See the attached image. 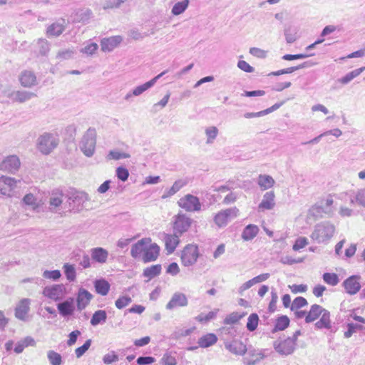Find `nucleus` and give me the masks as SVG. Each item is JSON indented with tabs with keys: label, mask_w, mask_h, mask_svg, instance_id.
Here are the masks:
<instances>
[{
	"label": "nucleus",
	"mask_w": 365,
	"mask_h": 365,
	"mask_svg": "<svg viewBox=\"0 0 365 365\" xmlns=\"http://www.w3.org/2000/svg\"><path fill=\"white\" fill-rule=\"evenodd\" d=\"M150 242H151V239L145 237L133 244L130 250L131 257L134 259L139 258L144 254L145 250Z\"/></svg>",
	"instance_id": "obj_21"
},
{
	"label": "nucleus",
	"mask_w": 365,
	"mask_h": 365,
	"mask_svg": "<svg viewBox=\"0 0 365 365\" xmlns=\"http://www.w3.org/2000/svg\"><path fill=\"white\" fill-rule=\"evenodd\" d=\"M324 312V308L319 304H313L311 306L309 311L307 313L305 317V322L309 324L317 320L322 312Z\"/></svg>",
	"instance_id": "obj_28"
},
{
	"label": "nucleus",
	"mask_w": 365,
	"mask_h": 365,
	"mask_svg": "<svg viewBox=\"0 0 365 365\" xmlns=\"http://www.w3.org/2000/svg\"><path fill=\"white\" fill-rule=\"evenodd\" d=\"M307 245H308V240L305 237H298L294 244L292 246V249L294 251H298L300 249L304 248Z\"/></svg>",
	"instance_id": "obj_61"
},
{
	"label": "nucleus",
	"mask_w": 365,
	"mask_h": 365,
	"mask_svg": "<svg viewBox=\"0 0 365 365\" xmlns=\"http://www.w3.org/2000/svg\"><path fill=\"white\" fill-rule=\"evenodd\" d=\"M57 309L60 315L64 318L73 315L75 311L74 299L68 297L65 301L57 304Z\"/></svg>",
	"instance_id": "obj_17"
},
{
	"label": "nucleus",
	"mask_w": 365,
	"mask_h": 365,
	"mask_svg": "<svg viewBox=\"0 0 365 365\" xmlns=\"http://www.w3.org/2000/svg\"><path fill=\"white\" fill-rule=\"evenodd\" d=\"M176 359L170 354L166 353L160 360L161 365H176Z\"/></svg>",
	"instance_id": "obj_64"
},
{
	"label": "nucleus",
	"mask_w": 365,
	"mask_h": 365,
	"mask_svg": "<svg viewBox=\"0 0 365 365\" xmlns=\"http://www.w3.org/2000/svg\"><path fill=\"white\" fill-rule=\"evenodd\" d=\"M130 157V154L126 153H122V152H120V151L115 150H110L108 155V158L109 159H113V160H115L123 159V158H128Z\"/></svg>",
	"instance_id": "obj_57"
},
{
	"label": "nucleus",
	"mask_w": 365,
	"mask_h": 365,
	"mask_svg": "<svg viewBox=\"0 0 365 365\" xmlns=\"http://www.w3.org/2000/svg\"><path fill=\"white\" fill-rule=\"evenodd\" d=\"M65 276L69 282H74L76 278V268L73 264L66 263L63 267Z\"/></svg>",
	"instance_id": "obj_42"
},
{
	"label": "nucleus",
	"mask_w": 365,
	"mask_h": 365,
	"mask_svg": "<svg viewBox=\"0 0 365 365\" xmlns=\"http://www.w3.org/2000/svg\"><path fill=\"white\" fill-rule=\"evenodd\" d=\"M126 1L127 0H107L104 3L103 8L105 10L120 8L121 4Z\"/></svg>",
	"instance_id": "obj_52"
},
{
	"label": "nucleus",
	"mask_w": 365,
	"mask_h": 365,
	"mask_svg": "<svg viewBox=\"0 0 365 365\" xmlns=\"http://www.w3.org/2000/svg\"><path fill=\"white\" fill-rule=\"evenodd\" d=\"M357 330L364 331L365 330V327L358 324L348 323L347 330L344 332V337L347 339L351 337Z\"/></svg>",
	"instance_id": "obj_47"
},
{
	"label": "nucleus",
	"mask_w": 365,
	"mask_h": 365,
	"mask_svg": "<svg viewBox=\"0 0 365 365\" xmlns=\"http://www.w3.org/2000/svg\"><path fill=\"white\" fill-rule=\"evenodd\" d=\"M322 279L325 283L331 286H336L339 282V278L336 273L325 272L322 275Z\"/></svg>",
	"instance_id": "obj_44"
},
{
	"label": "nucleus",
	"mask_w": 365,
	"mask_h": 365,
	"mask_svg": "<svg viewBox=\"0 0 365 365\" xmlns=\"http://www.w3.org/2000/svg\"><path fill=\"white\" fill-rule=\"evenodd\" d=\"M65 198L67 199L66 203H68V208L73 209L75 206L83 205L86 201L89 200L88 195L84 192L71 190Z\"/></svg>",
	"instance_id": "obj_10"
},
{
	"label": "nucleus",
	"mask_w": 365,
	"mask_h": 365,
	"mask_svg": "<svg viewBox=\"0 0 365 365\" xmlns=\"http://www.w3.org/2000/svg\"><path fill=\"white\" fill-rule=\"evenodd\" d=\"M354 202L365 207V188L359 190L354 198H351L350 203L354 204Z\"/></svg>",
	"instance_id": "obj_48"
},
{
	"label": "nucleus",
	"mask_w": 365,
	"mask_h": 365,
	"mask_svg": "<svg viewBox=\"0 0 365 365\" xmlns=\"http://www.w3.org/2000/svg\"><path fill=\"white\" fill-rule=\"evenodd\" d=\"M217 341V337L215 334H207L198 339L199 346L202 348L209 347L215 344Z\"/></svg>",
	"instance_id": "obj_35"
},
{
	"label": "nucleus",
	"mask_w": 365,
	"mask_h": 365,
	"mask_svg": "<svg viewBox=\"0 0 365 365\" xmlns=\"http://www.w3.org/2000/svg\"><path fill=\"white\" fill-rule=\"evenodd\" d=\"M107 313L105 310L99 309L96 311L91 319V324L96 327L100 324H103L106 322Z\"/></svg>",
	"instance_id": "obj_36"
},
{
	"label": "nucleus",
	"mask_w": 365,
	"mask_h": 365,
	"mask_svg": "<svg viewBox=\"0 0 365 365\" xmlns=\"http://www.w3.org/2000/svg\"><path fill=\"white\" fill-rule=\"evenodd\" d=\"M307 304H308L307 300L304 297H297L294 299V301L290 307V309L292 311H294V310L299 309L303 307H305Z\"/></svg>",
	"instance_id": "obj_50"
},
{
	"label": "nucleus",
	"mask_w": 365,
	"mask_h": 365,
	"mask_svg": "<svg viewBox=\"0 0 365 365\" xmlns=\"http://www.w3.org/2000/svg\"><path fill=\"white\" fill-rule=\"evenodd\" d=\"M64 30L65 27L62 24L53 23L47 28L46 34L48 36H58Z\"/></svg>",
	"instance_id": "obj_38"
},
{
	"label": "nucleus",
	"mask_w": 365,
	"mask_h": 365,
	"mask_svg": "<svg viewBox=\"0 0 365 365\" xmlns=\"http://www.w3.org/2000/svg\"><path fill=\"white\" fill-rule=\"evenodd\" d=\"M225 346L230 352L237 355H244L247 351L246 345L237 340L227 341L225 343Z\"/></svg>",
	"instance_id": "obj_24"
},
{
	"label": "nucleus",
	"mask_w": 365,
	"mask_h": 365,
	"mask_svg": "<svg viewBox=\"0 0 365 365\" xmlns=\"http://www.w3.org/2000/svg\"><path fill=\"white\" fill-rule=\"evenodd\" d=\"M199 257L198 247L196 245H187L181 254L182 264L185 267H190L195 264Z\"/></svg>",
	"instance_id": "obj_4"
},
{
	"label": "nucleus",
	"mask_w": 365,
	"mask_h": 365,
	"mask_svg": "<svg viewBox=\"0 0 365 365\" xmlns=\"http://www.w3.org/2000/svg\"><path fill=\"white\" fill-rule=\"evenodd\" d=\"M116 176L120 180L126 181L129 177L128 170L123 166L118 167L116 169Z\"/></svg>",
	"instance_id": "obj_60"
},
{
	"label": "nucleus",
	"mask_w": 365,
	"mask_h": 365,
	"mask_svg": "<svg viewBox=\"0 0 365 365\" xmlns=\"http://www.w3.org/2000/svg\"><path fill=\"white\" fill-rule=\"evenodd\" d=\"M365 69V67H361L359 68L355 69L348 73H346L344 76L339 78L338 81L344 84H348L351 81H352L354 78L359 76Z\"/></svg>",
	"instance_id": "obj_40"
},
{
	"label": "nucleus",
	"mask_w": 365,
	"mask_h": 365,
	"mask_svg": "<svg viewBox=\"0 0 365 365\" xmlns=\"http://www.w3.org/2000/svg\"><path fill=\"white\" fill-rule=\"evenodd\" d=\"M162 266L160 264H153L143 269V276L150 280L160 274Z\"/></svg>",
	"instance_id": "obj_33"
},
{
	"label": "nucleus",
	"mask_w": 365,
	"mask_h": 365,
	"mask_svg": "<svg viewBox=\"0 0 365 365\" xmlns=\"http://www.w3.org/2000/svg\"><path fill=\"white\" fill-rule=\"evenodd\" d=\"M20 160L15 155L7 156L1 163L0 170L2 171L15 173L20 168Z\"/></svg>",
	"instance_id": "obj_14"
},
{
	"label": "nucleus",
	"mask_w": 365,
	"mask_h": 365,
	"mask_svg": "<svg viewBox=\"0 0 365 365\" xmlns=\"http://www.w3.org/2000/svg\"><path fill=\"white\" fill-rule=\"evenodd\" d=\"M160 247L156 243H149L142 255V260L144 263L155 261L160 255Z\"/></svg>",
	"instance_id": "obj_15"
},
{
	"label": "nucleus",
	"mask_w": 365,
	"mask_h": 365,
	"mask_svg": "<svg viewBox=\"0 0 365 365\" xmlns=\"http://www.w3.org/2000/svg\"><path fill=\"white\" fill-rule=\"evenodd\" d=\"M188 304V300L186 295L181 292H175L170 300L166 304V309L169 310L177 307H186Z\"/></svg>",
	"instance_id": "obj_16"
},
{
	"label": "nucleus",
	"mask_w": 365,
	"mask_h": 365,
	"mask_svg": "<svg viewBox=\"0 0 365 365\" xmlns=\"http://www.w3.org/2000/svg\"><path fill=\"white\" fill-rule=\"evenodd\" d=\"M257 183L262 190H267L274 185V180L270 175H259Z\"/></svg>",
	"instance_id": "obj_39"
},
{
	"label": "nucleus",
	"mask_w": 365,
	"mask_h": 365,
	"mask_svg": "<svg viewBox=\"0 0 365 365\" xmlns=\"http://www.w3.org/2000/svg\"><path fill=\"white\" fill-rule=\"evenodd\" d=\"M186 185V182L182 180H176L172 187L168 190L162 196L163 199L171 197L178 192L183 186Z\"/></svg>",
	"instance_id": "obj_37"
},
{
	"label": "nucleus",
	"mask_w": 365,
	"mask_h": 365,
	"mask_svg": "<svg viewBox=\"0 0 365 365\" xmlns=\"http://www.w3.org/2000/svg\"><path fill=\"white\" fill-rule=\"evenodd\" d=\"M120 36H114L109 38H104L101 41V50L103 51H111L117 47L122 41Z\"/></svg>",
	"instance_id": "obj_22"
},
{
	"label": "nucleus",
	"mask_w": 365,
	"mask_h": 365,
	"mask_svg": "<svg viewBox=\"0 0 365 365\" xmlns=\"http://www.w3.org/2000/svg\"><path fill=\"white\" fill-rule=\"evenodd\" d=\"M271 296L272 298L268 306V311L270 313H273L277 309V302L278 300V296L275 291H272Z\"/></svg>",
	"instance_id": "obj_63"
},
{
	"label": "nucleus",
	"mask_w": 365,
	"mask_h": 365,
	"mask_svg": "<svg viewBox=\"0 0 365 365\" xmlns=\"http://www.w3.org/2000/svg\"><path fill=\"white\" fill-rule=\"evenodd\" d=\"M92 341L91 339H88L85 341V343L76 349L75 354L77 358H81L90 348L91 345Z\"/></svg>",
	"instance_id": "obj_55"
},
{
	"label": "nucleus",
	"mask_w": 365,
	"mask_h": 365,
	"mask_svg": "<svg viewBox=\"0 0 365 365\" xmlns=\"http://www.w3.org/2000/svg\"><path fill=\"white\" fill-rule=\"evenodd\" d=\"M361 279L360 275L354 274L346 278L342 283L346 292L350 295H354L361 289V284L359 282Z\"/></svg>",
	"instance_id": "obj_11"
},
{
	"label": "nucleus",
	"mask_w": 365,
	"mask_h": 365,
	"mask_svg": "<svg viewBox=\"0 0 365 365\" xmlns=\"http://www.w3.org/2000/svg\"><path fill=\"white\" fill-rule=\"evenodd\" d=\"M43 277L46 279H50L53 281H57L61 278V273L58 269H55L52 271L45 270L43 272Z\"/></svg>",
	"instance_id": "obj_56"
},
{
	"label": "nucleus",
	"mask_w": 365,
	"mask_h": 365,
	"mask_svg": "<svg viewBox=\"0 0 365 365\" xmlns=\"http://www.w3.org/2000/svg\"><path fill=\"white\" fill-rule=\"evenodd\" d=\"M322 317L320 319L315 323V327L317 329H330L331 328V320H330V312L324 308V312L321 314Z\"/></svg>",
	"instance_id": "obj_32"
},
{
	"label": "nucleus",
	"mask_w": 365,
	"mask_h": 365,
	"mask_svg": "<svg viewBox=\"0 0 365 365\" xmlns=\"http://www.w3.org/2000/svg\"><path fill=\"white\" fill-rule=\"evenodd\" d=\"M246 314L247 313L245 312H243L242 314H239L238 312H232L225 317V319H224V324H235L237 322H238L240 319L243 318Z\"/></svg>",
	"instance_id": "obj_45"
},
{
	"label": "nucleus",
	"mask_w": 365,
	"mask_h": 365,
	"mask_svg": "<svg viewBox=\"0 0 365 365\" xmlns=\"http://www.w3.org/2000/svg\"><path fill=\"white\" fill-rule=\"evenodd\" d=\"M20 182L14 178L1 176L0 178V195L11 197V192L16 187V183Z\"/></svg>",
	"instance_id": "obj_12"
},
{
	"label": "nucleus",
	"mask_w": 365,
	"mask_h": 365,
	"mask_svg": "<svg viewBox=\"0 0 365 365\" xmlns=\"http://www.w3.org/2000/svg\"><path fill=\"white\" fill-rule=\"evenodd\" d=\"M205 133L207 136V143H211L213 140L216 138L218 133V129L215 126H211L206 128Z\"/></svg>",
	"instance_id": "obj_59"
},
{
	"label": "nucleus",
	"mask_w": 365,
	"mask_h": 365,
	"mask_svg": "<svg viewBox=\"0 0 365 365\" xmlns=\"http://www.w3.org/2000/svg\"><path fill=\"white\" fill-rule=\"evenodd\" d=\"M19 80L24 87L30 88L35 85L36 77L34 72L24 71L21 73Z\"/></svg>",
	"instance_id": "obj_29"
},
{
	"label": "nucleus",
	"mask_w": 365,
	"mask_h": 365,
	"mask_svg": "<svg viewBox=\"0 0 365 365\" xmlns=\"http://www.w3.org/2000/svg\"><path fill=\"white\" fill-rule=\"evenodd\" d=\"M96 144V130L89 128L83 135L80 143V149L87 157H91L94 154Z\"/></svg>",
	"instance_id": "obj_2"
},
{
	"label": "nucleus",
	"mask_w": 365,
	"mask_h": 365,
	"mask_svg": "<svg viewBox=\"0 0 365 365\" xmlns=\"http://www.w3.org/2000/svg\"><path fill=\"white\" fill-rule=\"evenodd\" d=\"M132 302L130 297L125 295L119 297L115 302V307L119 309H123Z\"/></svg>",
	"instance_id": "obj_58"
},
{
	"label": "nucleus",
	"mask_w": 365,
	"mask_h": 365,
	"mask_svg": "<svg viewBox=\"0 0 365 365\" xmlns=\"http://www.w3.org/2000/svg\"><path fill=\"white\" fill-rule=\"evenodd\" d=\"M180 237L177 234H165L164 237L165 250L168 254H172L180 242Z\"/></svg>",
	"instance_id": "obj_23"
},
{
	"label": "nucleus",
	"mask_w": 365,
	"mask_h": 365,
	"mask_svg": "<svg viewBox=\"0 0 365 365\" xmlns=\"http://www.w3.org/2000/svg\"><path fill=\"white\" fill-rule=\"evenodd\" d=\"M15 95H16V99L18 101H19L20 103L25 102L36 96L32 92L25 91H17V92H16Z\"/></svg>",
	"instance_id": "obj_51"
},
{
	"label": "nucleus",
	"mask_w": 365,
	"mask_h": 365,
	"mask_svg": "<svg viewBox=\"0 0 365 365\" xmlns=\"http://www.w3.org/2000/svg\"><path fill=\"white\" fill-rule=\"evenodd\" d=\"M75 260L78 262V264L85 269L91 267V259L88 255L84 254L81 257L77 254L75 256Z\"/></svg>",
	"instance_id": "obj_54"
},
{
	"label": "nucleus",
	"mask_w": 365,
	"mask_h": 365,
	"mask_svg": "<svg viewBox=\"0 0 365 365\" xmlns=\"http://www.w3.org/2000/svg\"><path fill=\"white\" fill-rule=\"evenodd\" d=\"M259 317L256 313H252L248 319L246 324V328L249 331H254L257 329L259 324Z\"/></svg>",
	"instance_id": "obj_43"
},
{
	"label": "nucleus",
	"mask_w": 365,
	"mask_h": 365,
	"mask_svg": "<svg viewBox=\"0 0 365 365\" xmlns=\"http://www.w3.org/2000/svg\"><path fill=\"white\" fill-rule=\"evenodd\" d=\"M65 195L60 190H53L49 198V210L53 212H57L63 204Z\"/></svg>",
	"instance_id": "obj_19"
},
{
	"label": "nucleus",
	"mask_w": 365,
	"mask_h": 365,
	"mask_svg": "<svg viewBox=\"0 0 365 365\" xmlns=\"http://www.w3.org/2000/svg\"><path fill=\"white\" fill-rule=\"evenodd\" d=\"M58 144V138L53 134L45 133L41 135L37 143L38 149L45 155L49 154Z\"/></svg>",
	"instance_id": "obj_3"
},
{
	"label": "nucleus",
	"mask_w": 365,
	"mask_h": 365,
	"mask_svg": "<svg viewBox=\"0 0 365 365\" xmlns=\"http://www.w3.org/2000/svg\"><path fill=\"white\" fill-rule=\"evenodd\" d=\"M118 361V356L115 353L114 351H110L108 354H106L103 357V361L106 364H110L113 362Z\"/></svg>",
	"instance_id": "obj_62"
},
{
	"label": "nucleus",
	"mask_w": 365,
	"mask_h": 365,
	"mask_svg": "<svg viewBox=\"0 0 365 365\" xmlns=\"http://www.w3.org/2000/svg\"><path fill=\"white\" fill-rule=\"evenodd\" d=\"M93 296L87 289L81 287L78 289L76 303L77 309L79 311L84 309L90 303Z\"/></svg>",
	"instance_id": "obj_18"
},
{
	"label": "nucleus",
	"mask_w": 365,
	"mask_h": 365,
	"mask_svg": "<svg viewBox=\"0 0 365 365\" xmlns=\"http://www.w3.org/2000/svg\"><path fill=\"white\" fill-rule=\"evenodd\" d=\"M238 212L235 207L221 210L215 215L214 222L219 227H225L231 219L237 216Z\"/></svg>",
	"instance_id": "obj_8"
},
{
	"label": "nucleus",
	"mask_w": 365,
	"mask_h": 365,
	"mask_svg": "<svg viewBox=\"0 0 365 365\" xmlns=\"http://www.w3.org/2000/svg\"><path fill=\"white\" fill-rule=\"evenodd\" d=\"M335 231L334 226L329 222L317 224L311 235V237L319 243L330 240Z\"/></svg>",
	"instance_id": "obj_1"
},
{
	"label": "nucleus",
	"mask_w": 365,
	"mask_h": 365,
	"mask_svg": "<svg viewBox=\"0 0 365 365\" xmlns=\"http://www.w3.org/2000/svg\"><path fill=\"white\" fill-rule=\"evenodd\" d=\"M37 46L38 47L39 53L42 56H46L50 50L49 43L46 39H38Z\"/></svg>",
	"instance_id": "obj_53"
},
{
	"label": "nucleus",
	"mask_w": 365,
	"mask_h": 365,
	"mask_svg": "<svg viewBox=\"0 0 365 365\" xmlns=\"http://www.w3.org/2000/svg\"><path fill=\"white\" fill-rule=\"evenodd\" d=\"M258 232L259 228L257 225L250 224L244 228L242 233V238L245 241L251 240L256 237Z\"/></svg>",
	"instance_id": "obj_34"
},
{
	"label": "nucleus",
	"mask_w": 365,
	"mask_h": 365,
	"mask_svg": "<svg viewBox=\"0 0 365 365\" xmlns=\"http://www.w3.org/2000/svg\"><path fill=\"white\" fill-rule=\"evenodd\" d=\"M47 357L51 365H61L62 364L61 355L53 350L47 352Z\"/></svg>",
	"instance_id": "obj_46"
},
{
	"label": "nucleus",
	"mask_w": 365,
	"mask_h": 365,
	"mask_svg": "<svg viewBox=\"0 0 365 365\" xmlns=\"http://www.w3.org/2000/svg\"><path fill=\"white\" fill-rule=\"evenodd\" d=\"M178 204L187 212H196L201 210V203L199 198L191 194H187L181 197Z\"/></svg>",
	"instance_id": "obj_6"
},
{
	"label": "nucleus",
	"mask_w": 365,
	"mask_h": 365,
	"mask_svg": "<svg viewBox=\"0 0 365 365\" xmlns=\"http://www.w3.org/2000/svg\"><path fill=\"white\" fill-rule=\"evenodd\" d=\"M93 284L97 294L106 296L109 292L110 285L106 279L103 278L96 279Z\"/></svg>",
	"instance_id": "obj_30"
},
{
	"label": "nucleus",
	"mask_w": 365,
	"mask_h": 365,
	"mask_svg": "<svg viewBox=\"0 0 365 365\" xmlns=\"http://www.w3.org/2000/svg\"><path fill=\"white\" fill-rule=\"evenodd\" d=\"M297 30L291 26L284 29L285 39L287 43H292L297 39Z\"/></svg>",
	"instance_id": "obj_49"
},
{
	"label": "nucleus",
	"mask_w": 365,
	"mask_h": 365,
	"mask_svg": "<svg viewBox=\"0 0 365 365\" xmlns=\"http://www.w3.org/2000/svg\"><path fill=\"white\" fill-rule=\"evenodd\" d=\"M173 219V232L178 236H181L183 233L186 232L192 223V220L182 213H178L174 216Z\"/></svg>",
	"instance_id": "obj_5"
},
{
	"label": "nucleus",
	"mask_w": 365,
	"mask_h": 365,
	"mask_svg": "<svg viewBox=\"0 0 365 365\" xmlns=\"http://www.w3.org/2000/svg\"><path fill=\"white\" fill-rule=\"evenodd\" d=\"M168 72V70H165V71L161 72L160 74H158L156 76H155L153 78H152L149 81H148V82H146V83H143L142 85H140V86L135 87L133 90L132 93H128L125 96V100H128L132 96H140L143 92H145L147 90H148L149 88H152L156 83L157 81L160 78L163 76Z\"/></svg>",
	"instance_id": "obj_13"
},
{
	"label": "nucleus",
	"mask_w": 365,
	"mask_h": 365,
	"mask_svg": "<svg viewBox=\"0 0 365 365\" xmlns=\"http://www.w3.org/2000/svg\"><path fill=\"white\" fill-rule=\"evenodd\" d=\"M284 103H285V101H282L281 102L276 103L272 106H271V107H269V108H267L265 110L259 111V112H256V113L247 112V113H245L244 114V117L246 118H252L261 117V116L267 115V114L271 113L272 112L279 109Z\"/></svg>",
	"instance_id": "obj_26"
},
{
	"label": "nucleus",
	"mask_w": 365,
	"mask_h": 365,
	"mask_svg": "<svg viewBox=\"0 0 365 365\" xmlns=\"http://www.w3.org/2000/svg\"><path fill=\"white\" fill-rule=\"evenodd\" d=\"M189 3V0H183L182 1L177 2L172 8V14L175 16H178L182 14L188 7Z\"/></svg>",
	"instance_id": "obj_41"
},
{
	"label": "nucleus",
	"mask_w": 365,
	"mask_h": 365,
	"mask_svg": "<svg viewBox=\"0 0 365 365\" xmlns=\"http://www.w3.org/2000/svg\"><path fill=\"white\" fill-rule=\"evenodd\" d=\"M290 320L287 315H281L276 319L274 326L271 332L274 334L279 331H284L289 326Z\"/></svg>",
	"instance_id": "obj_31"
},
{
	"label": "nucleus",
	"mask_w": 365,
	"mask_h": 365,
	"mask_svg": "<svg viewBox=\"0 0 365 365\" xmlns=\"http://www.w3.org/2000/svg\"><path fill=\"white\" fill-rule=\"evenodd\" d=\"M275 195L274 191L267 192L264 196L262 202L259 205V209L261 210H272L274 205Z\"/></svg>",
	"instance_id": "obj_27"
},
{
	"label": "nucleus",
	"mask_w": 365,
	"mask_h": 365,
	"mask_svg": "<svg viewBox=\"0 0 365 365\" xmlns=\"http://www.w3.org/2000/svg\"><path fill=\"white\" fill-rule=\"evenodd\" d=\"M66 294V288L63 284L46 286L43 290L45 297L56 302L61 300Z\"/></svg>",
	"instance_id": "obj_9"
},
{
	"label": "nucleus",
	"mask_w": 365,
	"mask_h": 365,
	"mask_svg": "<svg viewBox=\"0 0 365 365\" xmlns=\"http://www.w3.org/2000/svg\"><path fill=\"white\" fill-rule=\"evenodd\" d=\"M91 255L93 260L100 264H103L107 261L108 252L103 247H95L91 249Z\"/></svg>",
	"instance_id": "obj_25"
},
{
	"label": "nucleus",
	"mask_w": 365,
	"mask_h": 365,
	"mask_svg": "<svg viewBox=\"0 0 365 365\" xmlns=\"http://www.w3.org/2000/svg\"><path fill=\"white\" fill-rule=\"evenodd\" d=\"M274 350L282 356H288L292 354L296 349V343L288 337L281 340L277 339L273 342Z\"/></svg>",
	"instance_id": "obj_7"
},
{
	"label": "nucleus",
	"mask_w": 365,
	"mask_h": 365,
	"mask_svg": "<svg viewBox=\"0 0 365 365\" xmlns=\"http://www.w3.org/2000/svg\"><path fill=\"white\" fill-rule=\"evenodd\" d=\"M31 300L24 298L20 300L15 308V317L21 321L26 320V316L30 310Z\"/></svg>",
	"instance_id": "obj_20"
}]
</instances>
